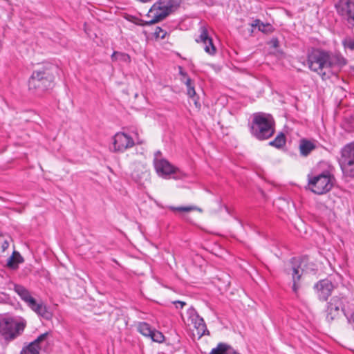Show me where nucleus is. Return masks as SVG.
Here are the masks:
<instances>
[{
  "label": "nucleus",
  "instance_id": "obj_1",
  "mask_svg": "<svg viewBox=\"0 0 354 354\" xmlns=\"http://www.w3.org/2000/svg\"><path fill=\"white\" fill-rule=\"evenodd\" d=\"M347 64L348 60L339 51L316 48L308 51L306 56V65L309 70L322 80L337 75Z\"/></svg>",
  "mask_w": 354,
  "mask_h": 354
},
{
  "label": "nucleus",
  "instance_id": "obj_2",
  "mask_svg": "<svg viewBox=\"0 0 354 354\" xmlns=\"http://www.w3.org/2000/svg\"><path fill=\"white\" fill-rule=\"evenodd\" d=\"M57 67L53 65L45 66L34 71L29 81V90L36 95L40 96L54 86L55 73Z\"/></svg>",
  "mask_w": 354,
  "mask_h": 354
},
{
  "label": "nucleus",
  "instance_id": "obj_3",
  "mask_svg": "<svg viewBox=\"0 0 354 354\" xmlns=\"http://www.w3.org/2000/svg\"><path fill=\"white\" fill-rule=\"evenodd\" d=\"M251 134L259 140H267L274 133V120L273 117L263 112L252 115L250 124Z\"/></svg>",
  "mask_w": 354,
  "mask_h": 354
},
{
  "label": "nucleus",
  "instance_id": "obj_4",
  "mask_svg": "<svg viewBox=\"0 0 354 354\" xmlns=\"http://www.w3.org/2000/svg\"><path fill=\"white\" fill-rule=\"evenodd\" d=\"M26 326V321L20 317H7L0 319V335L7 342L21 335Z\"/></svg>",
  "mask_w": 354,
  "mask_h": 354
},
{
  "label": "nucleus",
  "instance_id": "obj_5",
  "mask_svg": "<svg viewBox=\"0 0 354 354\" xmlns=\"http://www.w3.org/2000/svg\"><path fill=\"white\" fill-rule=\"evenodd\" d=\"M335 182V177L328 171L308 178V187L310 191L316 194L322 195L328 192Z\"/></svg>",
  "mask_w": 354,
  "mask_h": 354
},
{
  "label": "nucleus",
  "instance_id": "obj_6",
  "mask_svg": "<svg viewBox=\"0 0 354 354\" xmlns=\"http://www.w3.org/2000/svg\"><path fill=\"white\" fill-rule=\"evenodd\" d=\"M338 162L343 176L354 178V142L346 145L341 149Z\"/></svg>",
  "mask_w": 354,
  "mask_h": 354
},
{
  "label": "nucleus",
  "instance_id": "obj_7",
  "mask_svg": "<svg viewBox=\"0 0 354 354\" xmlns=\"http://www.w3.org/2000/svg\"><path fill=\"white\" fill-rule=\"evenodd\" d=\"M134 137L124 132H118L113 137V150L115 152L123 153L136 144L140 145L143 141L139 138L138 133L134 132Z\"/></svg>",
  "mask_w": 354,
  "mask_h": 354
},
{
  "label": "nucleus",
  "instance_id": "obj_8",
  "mask_svg": "<svg viewBox=\"0 0 354 354\" xmlns=\"http://www.w3.org/2000/svg\"><path fill=\"white\" fill-rule=\"evenodd\" d=\"M285 270L288 275L291 276L292 281V290L297 295L301 287V278L303 273V269L301 267L299 260L297 258H292Z\"/></svg>",
  "mask_w": 354,
  "mask_h": 354
},
{
  "label": "nucleus",
  "instance_id": "obj_9",
  "mask_svg": "<svg viewBox=\"0 0 354 354\" xmlns=\"http://www.w3.org/2000/svg\"><path fill=\"white\" fill-rule=\"evenodd\" d=\"M344 299L341 297L334 296L331 298L330 301L327 304V308L326 310V319L328 322L330 323L337 319L340 315V311L347 317L344 307Z\"/></svg>",
  "mask_w": 354,
  "mask_h": 354
},
{
  "label": "nucleus",
  "instance_id": "obj_10",
  "mask_svg": "<svg viewBox=\"0 0 354 354\" xmlns=\"http://www.w3.org/2000/svg\"><path fill=\"white\" fill-rule=\"evenodd\" d=\"M335 8L340 16L354 26V0H339Z\"/></svg>",
  "mask_w": 354,
  "mask_h": 354
},
{
  "label": "nucleus",
  "instance_id": "obj_11",
  "mask_svg": "<svg viewBox=\"0 0 354 354\" xmlns=\"http://www.w3.org/2000/svg\"><path fill=\"white\" fill-rule=\"evenodd\" d=\"M200 35L196 39L197 43H201L205 53L210 55H214L216 53V48L213 44L212 39L209 37L207 29L205 26L200 28Z\"/></svg>",
  "mask_w": 354,
  "mask_h": 354
},
{
  "label": "nucleus",
  "instance_id": "obj_12",
  "mask_svg": "<svg viewBox=\"0 0 354 354\" xmlns=\"http://www.w3.org/2000/svg\"><path fill=\"white\" fill-rule=\"evenodd\" d=\"M137 330L142 335L149 337L153 342L161 343L165 340L163 334L156 329L151 328V326L147 322H139Z\"/></svg>",
  "mask_w": 354,
  "mask_h": 354
},
{
  "label": "nucleus",
  "instance_id": "obj_13",
  "mask_svg": "<svg viewBox=\"0 0 354 354\" xmlns=\"http://www.w3.org/2000/svg\"><path fill=\"white\" fill-rule=\"evenodd\" d=\"M314 288L319 300L326 301L331 295L334 286L333 283L327 279H322L315 284Z\"/></svg>",
  "mask_w": 354,
  "mask_h": 354
},
{
  "label": "nucleus",
  "instance_id": "obj_14",
  "mask_svg": "<svg viewBox=\"0 0 354 354\" xmlns=\"http://www.w3.org/2000/svg\"><path fill=\"white\" fill-rule=\"evenodd\" d=\"M153 165L158 176L164 178H167L172 174H176L177 171V168L173 166L166 159L153 160Z\"/></svg>",
  "mask_w": 354,
  "mask_h": 354
},
{
  "label": "nucleus",
  "instance_id": "obj_15",
  "mask_svg": "<svg viewBox=\"0 0 354 354\" xmlns=\"http://www.w3.org/2000/svg\"><path fill=\"white\" fill-rule=\"evenodd\" d=\"M48 333L41 334L33 342H30L28 346H24L20 352V354H40L39 344L46 339L48 336Z\"/></svg>",
  "mask_w": 354,
  "mask_h": 354
},
{
  "label": "nucleus",
  "instance_id": "obj_16",
  "mask_svg": "<svg viewBox=\"0 0 354 354\" xmlns=\"http://www.w3.org/2000/svg\"><path fill=\"white\" fill-rule=\"evenodd\" d=\"M29 308L44 319L50 320L53 317L52 312L42 301L37 302L35 301Z\"/></svg>",
  "mask_w": 354,
  "mask_h": 354
},
{
  "label": "nucleus",
  "instance_id": "obj_17",
  "mask_svg": "<svg viewBox=\"0 0 354 354\" xmlns=\"http://www.w3.org/2000/svg\"><path fill=\"white\" fill-rule=\"evenodd\" d=\"M14 290L28 307L36 301V299L32 297L30 292L22 285L15 284Z\"/></svg>",
  "mask_w": 354,
  "mask_h": 354
},
{
  "label": "nucleus",
  "instance_id": "obj_18",
  "mask_svg": "<svg viewBox=\"0 0 354 354\" xmlns=\"http://www.w3.org/2000/svg\"><path fill=\"white\" fill-rule=\"evenodd\" d=\"M157 6H158L154 3L149 9L147 13V17L151 18V19L148 21H145L144 24H154L162 21L166 17L165 14L162 12L160 10H158Z\"/></svg>",
  "mask_w": 354,
  "mask_h": 354
},
{
  "label": "nucleus",
  "instance_id": "obj_19",
  "mask_svg": "<svg viewBox=\"0 0 354 354\" xmlns=\"http://www.w3.org/2000/svg\"><path fill=\"white\" fill-rule=\"evenodd\" d=\"M191 323L196 328L199 337H201L203 335H209V331L207 330V326L203 317L198 316V317L192 320Z\"/></svg>",
  "mask_w": 354,
  "mask_h": 354
},
{
  "label": "nucleus",
  "instance_id": "obj_20",
  "mask_svg": "<svg viewBox=\"0 0 354 354\" xmlns=\"http://www.w3.org/2000/svg\"><path fill=\"white\" fill-rule=\"evenodd\" d=\"M299 148L301 156L306 157L316 148V146L310 140L307 139H301L299 142Z\"/></svg>",
  "mask_w": 354,
  "mask_h": 354
},
{
  "label": "nucleus",
  "instance_id": "obj_21",
  "mask_svg": "<svg viewBox=\"0 0 354 354\" xmlns=\"http://www.w3.org/2000/svg\"><path fill=\"white\" fill-rule=\"evenodd\" d=\"M24 261V258L19 252L14 251L12 255L7 260V266L10 268L16 269L18 267V264L23 263Z\"/></svg>",
  "mask_w": 354,
  "mask_h": 354
},
{
  "label": "nucleus",
  "instance_id": "obj_22",
  "mask_svg": "<svg viewBox=\"0 0 354 354\" xmlns=\"http://www.w3.org/2000/svg\"><path fill=\"white\" fill-rule=\"evenodd\" d=\"M155 4L158 6V10L165 13L166 17L170 14L173 8L171 0H160Z\"/></svg>",
  "mask_w": 354,
  "mask_h": 354
},
{
  "label": "nucleus",
  "instance_id": "obj_23",
  "mask_svg": "<svg viewBox=\"0 0 354 354\" xmlns=\"http://www.w3.org/2000/svg\"><path fill=\"white\" fill-rule=\"evenodd\" d=\"M252 26L258 28L259 30L264 33L272 32L274 30L272 26L270 24H264L259 19H255L252 24Z\"/></svg>",
  "mask_w": 354,
  "mask_h": 354
},
{
  "label": "nucleus",
  "instance_id": "obj_24",
  "mask_svg": "<svg viewBox=\"0 0 354 354\" xmlns=\"http://www.w3.org/2000/svg\"><path fill=\"white\" fill-rule=\"evenodd\" d=\"M231 349V346L223 342H220L215 348H213L209 354H228V351Z\"/></svg>",
  "mask_w": 354,
  "mask_h": 354
},
{
  "label": "nucleus",
  "instance_id": "obj_25",
  "mask_svg": "<svg viewBox=\"0 0 354 354\" xmlns=\"http://www.w3.org/2000/svg\"><path fill=\"white\" fill-rule=\"evenodd\" d=\"M111 57L113 62L120 61L125 63H129L131 62L130 56L122 52L114 51Z\"/></svg>",
  "mask_w": 354,
  "mask_h": 354
},
{
  "label": "nucleus",
  "instance_id": "obj_26",
  "mask_svg": "<svg viewBox=\"0 0 354 354\" xmlns=\"http://www.w3.org/2000/svg\"><path fill=\"white\" fill-rule=\"evenodd\" d=\"M286 141L285 134L281 132L272 141L269 142V145L277 149H280L286 145Z\"/></svg>",
  "mask_w": 354,
  "mask_h": 354
},
{
  "label": "nucleus",
  "instance_id": "obj_27",
  "mask_svg": "<svg viewBox=\"0 0 354 354\" xmlns=\"http://www.w3.org/2000/svg\"><path fill=\"white\" fill-rule=\"evenodd\" d=\"M183 83L187 86V95L191 98H194L196 95V91L194 88V84L192 79L190 77H187V79L183 81Z\"/></svg>",
  "mask_w": 354,
  "mask_h": 354
},
{
  "label": "nucleus",
  "instance_id": "obj_28",
  "mask_svg": "<svg viewBox=\"0 0 354 354\" xmlns=\"http://www.w3.org/2000/svg\"><path fill=\"white\" fill-rule=\"evenodd\" d=\"M342 46L344 49H349L354 50V37H346L342 41Z\"/></svg>",
  "mask_w": 354,
  "mask_h": 354
},
{
  "label": "nucleus",
  "instance_id": "obj_29",
  "mask_svg": "<svg viewBox=\"0 0 354 354\" xmlns=\"http://www.w3.org/2000/svg\"><path fill=\"white\" fill-rule=\"evenodd\" d=\"M169 209H171L173 212H190L192 210H194L196 209L194 206H180V207H174V206H169L168 207Z\"/></svg>",
  "mask_w": 354,
  "mask_h": 354
},
{
  "label": "nucleus",
  "instance_id": "obj_30",
  "mask_svg": "<svg viewBox=\"0 0 354 354\" xmlns=\"http://www.w3.org/2000/svg\"><path fill=\"white\" fill-rule=\"evenodd\" d=\"M187 315L188 316L189 320L191 322L194 319H195L199 315L198 314L197 311L195 310L194 308L191 306L187 311Z\"/></svg>",
  "mask_w": 354,
  "mask_h": 354
},
{
  "label": "nucleus",
  "instance_id": "obj_31",
  "mask_svg": "<svg viewBox=\"0 0 354 354\" xmlns=\"http://www.w3.org/2000/svg\"><path fill=\"white\" fill-rule=\"evenodd\" d=\"M166 34L167 32L159 26L156 27L154 32L155 36L161 39H165Z\"/></svg>",
  "mask_w": 354,
  "mask_h": 354
},
{
  "label": "nucleus",
  "instance_id": "obj_32",
  "mask_svg": "<svg viewBox=\"0 0 354 354\" xmlns=\"http://www.w3.org/2000/svg\"><path fill=\"white\" fill-rule=\"evenodd\" d=\"M178 71L179 74L181 76L180 80L183 82V81H185L187 79V77H189L187 73L183 71L182 66H178Z\"/></svg>",
  "mask_w": 354,
  "mask_h": 354
},
{
  "label": "nucleus",
  "instance_id": "obj_33",
  "mask_svg": "<svg viewBox=\"0 0 354 354\" xmlns=\"http://www.w3.org/2000/svg\"><path fill=\"white\" fill-rule=\"evenodd\" d=\"M172 303L175 305L177 309H182L186 305V303L183 301H174Z\"/></svg>",
  "mask_w": 354,
  "mask_h": 354
},
{
  "label": "nucleus",
  "instance_id": "obj_34",
  "mask_svg": "<svg viewBox=\"0 0 354 354\" xmlns=\"http://www.w3.org/2000/svg\"><path fill=\"white\" fill-rule=\"evenodd\" d=\"M269 44L276 48L279 46V40L277 37H273L271 39V40L269 41Z\"/></svg>",
  "mask_w": 354,
  "mask_h": 354
},
{
  "label": "nucleus",
  "instance_id": "obj_35",
  "mask_svg": "<svg viewBox=\"0 0 354 354\" xmlns=\"http://www.w3.org/2000/svg\"><path fill=\"white\" fill-rule=\"evenodd\" d=\"M146 21H144L141 19H138V18H134V19L132 21L133 23H134L136 25H138V26H149V24H145Z\"/></svg>",
  "mask_w": 354,
  "mask_h": 354
},
{
  "label": "nucleus",
  "instance_id": "obj_36",
  "mask_svg": "<svg viewBox=\"0 0 354 354\" xmlns=\"http://www.w3.org/2000/svg\"><path fill=\"white\" fill-rule=\"evenodd\" d=\"M9 247V243L8 241L5 240L1 243V249L2 251H5Z\"/></svg>",
  "mask_w": 354,
  "mask_h": 354
},
{
  "label": "nucleus",
  "instance_id": "obj_37",
  "mask_svg": "<svg viewBox=\"0 0 354 354\" xmlns=\"http://www.w3.org/2000/svg\"><path fill=\"white\" fill-rule=\"evenodd\" d=\"M162 159L161 158V152L160 151H157L154 154V159Z\"/></svg>",
  "mask_w": 354,
  "mask_h": 354
},
{
  "label": "nucleus",
  "instance_id": "obj_38",
  "mask_svg": "<svg viewBox=\"0 0 354 354\" xmlns=\"http://www.w3.org/2000/svg\"><path fill=\"white\" fill-rule=\"evenodd\" d=\"M228 354H239L236 351H235L232 346L231 349L228 351Z\"/></svg>",
  "mask_w": 354,
  "mask_h": 354
},
{
  "label": "nucleus",
  "instance_id": "obj_39",
  "mask_svg": "<svg viewBox=\"0 0 354 354\" xmlns=\"http://www.w3.org/2000/svg\"><path fill=\"white\" fill-rule=\"evenodd\" d=\"M351 319H352L353 322H354V313H352V315H351Z\"/></svg>",
  "mask_w": 354,
  "mask_h": 354
},
{
  "label": "nucleus",
  "instance_id": "obj_40",
  "mask_svg": "<svg viewBox=\"0 0 354 354\" xmlns=\"http://www.w3.org/2000/svg\"><path fill=\"white\" fill-rule=\"evenodd\" d=\"M347 319H348V320H349V322H350V321H351V319H351V317L350 319H349V317H347Z\"/></svg>",
  "mask_w": 354,
  "mask_h": 354
}]
</instances>
